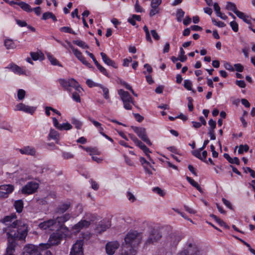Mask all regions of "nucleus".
Returning <instances> with one entry per match:
<instances>
[{"label": "nucleus", "mask_w": 255, "mask_h": 255, "mask_svg": "<svg viewBox=\"0 0 255 255\" xmlns=\"http://www.w3.org/2000/svg\"><path fill=\"white\" fill-rule=\"evenodd\" d=\"M36 108L26 105L23 103H19L15 107L14 111H22L24 113L31 115L35 112Z\"/></svg>", "instance_id": "nucleus-14"}, {"label": "nucleus", "mask_w": 255, "mask_h": 255, "mask_svg": "<svg viewBox=\"0 0 255 255\" xmlns=\"http://www.w3.org/2000/svg\"><path fill=\"white\" fill-rule=\"evenodd\" d=\"M118 94L122 100L124 108L128 110L132 109L131 104H134V101L128 92L123 89L118 91Z\"/></svg>", "instance_id": "nucleus-7"}, {"label": "nucleus", "mask_w": 255, "mask_h": 255, "mask_svg": "<svg viewBox=\"0 0 255 255\" xmlns=\"http://www.w3.org/2000/svg\"><path fill=\"white\" fill-rule=\"evenodd\" d=\"M16 217L15 214H11L10 216H7L5 217L2 220V222L5 225L7 226V227L5 229V232L7 235V230L8 228H16L18 229L19 228H22V224L26 227L27 229V225L24 222L20 221H15ZM28 231V230L27 229Z\"/></svg>", "instance_id": "nucleus-5"}, {"label": "nucleus", "mask_w": 255, "mask_h": 255, "mask_svg": "<svg viewBox=\"0 0 255 255\" xmlns=\"http://www.w3.org/2000/svg\"><path fill=\"white\" fill-rule=\"evenodd\" d=\"M127 197L131 202H133L135 200L134 196L130 192H128Z\"/></svg>", "instance_id": "nucleus-63"}, {"label": "nucleus", "mask_w": 255, "mask_h": 255, "mask_svg": "<svg viewBox=\"0 0 255 255\" xmlns=\"http://www.w3.org/2000/svg\"><path fill=\"white\" fill-rule=\"evenodd\" d=\"M187 180L192 185L193 187L196 188L199 184L197 182L194 181L192 178L188 176L186 177Z\"/></svg>", "instance_id": "nucleus-59"}, {"label": "nucleus", "mask_w": 255, "mask_h": 255, "mask_svg": "<svg viewBox=\"0 0 255 255\" xmlns=\"http://www.w3.org/2000/svg\"><path fill=\"white\" fill-rule=\"evenodd\" d=\"M55 224V221L53 219H50L42 223H40L38 226L43 230H46L52 227Z\"/></svg>", "instance_id": "nucleus-22"}, {"label": "nucleus", "mask_w": 255, "mask_h": 255, "mask_svg": "<svg viewBox=\"0 0 255 255\" xmlns=\"http://www.w3.org/2000/svg\"><path fill=\"white\" fill-rule=\"evenodd\" d=\"M223 156L230 163H235L237 165L240 164V160L238 157H235L234 158H232L228 153H224Z\"/></svg>", "instance_id": "nucleus-26"}, {"label": "nucleus", "mask_w": 255, "mask_h": 255, "mask_svg": "<svg viewBox=\"0 0 255 255\" xmlns=\"http://www.w3.org/2000/svg\"><path fill=\"white\" fill-rule=\"evenodd\" d=\"M99 87L103 90L104 97L106 99H109L110 98L109 89L107 88L104 87L102 84L99 85Z\"/></svg>", "instance_id": "nucleus-38"}, {"label": "nucleus", "mask_w": 255, "mask_h": 255, "mask_svg": "<svg viewBox=\"0 0 255 255\" xmlns=\"http://www.w3.org/2000/svg\"><path fill=\"white\" fill-rule=\"evenodd\" d=\"M62 156L65 159H71L74 157L73 154L68 152H62Z\"/></svg>", "instance_id": "nucleus-51"}, {"label": "nucleus", "mask_w": 255, "mask_h": 255, "mask_svg": "<svg viewBox=\"0 0 255 255\" xmlns=\"http://www.w3.org/2000/svg\"><path fill=\"white\" fill-rule=\"evenodd\" d=\"M100 55L102 57V59L104 62L109 66H111L114 68H117L118 66L117 64L114 61L111 59L110 58L108 57V56L104 52H101Z\"/></svg>", "instance_id": "nucleus-21"}, {"label": "nucleus", "mask_w": 255, "mask_h": 255, "mask_svg": "<svg viewBox=\"0 0 255 255\" xmlns=\"http://www.w3.org/2000/svg\"><path fill=\"white\" fill-rule=\"evenodd\" d=\"M141 235L136 231H130L125 237L123 244L122 255H135V248L141 242Z\"/></svg>", "instance_id": "nucleus-2"}, {"label": "nucleus", "mask_w": 255, "mask_h": 255, "mask_svg": "<svg viewBox=\"0 0 255 255\" xmlns=\"http://www.w3.org/2000/svg\"><path fill=\"white\" fill-rule=\"evenodd\" d=\"M211 217L214 219L221 226H223L225 228L229 229V226L221 219L219 218L217 216L212 214Z\"/></svg>", "instance_id": "nucleus-32"}, {"label": "nucleus", "mask_w": 255, "mask_h": 255, "mask_svg": "<svg viewBox=\"0 0 255 255\" xmlns=\"http://www.w3.org/2000/svg\"><path fill=\"white\" fill-rule=\"evenodd\" d=\"M69 233V229L67 227L61 228L53 233L48 239L46 244H42L44 248L48 249L53 246H57L61 242L62 240L65 238Z\"/></svg>", "instance_id": "nucleus-3"}, {"label": "nucleus", "mask_w": 255, "mask_h": 255, "mask_svg": "<svg viewBox=\"0 0 255 255\" xmlns=\"http://www.w3.org/2000/svg\"><path fill=\"white\" fill-rule=\"evenodd\" d=\"M58 82L64 90L68 91L69 93L72 92V88L79 92L82 89L77 81L73 78L68 79H59Z\"/></svg>", "instance_id": "nucleus-4"}, {"label": "nucleus", "mask_w": 255, "mask_h": 255, "mask_svg": "<svg viewBox=\"0 0 255 255\" xmlns=\"http://www.w3.org/2000/svg\"><path fill=\"white\" fill-rule=\"evenodd\" d=\"M236 15L239 18L243 19L245 22L251 25V21L248 19L249 17L248 15H247L245 13L240 11H239Z\"/></svg>", "instance_id": "nucleus-28"}, {"label": "nucleus", "mask_w": 255, "mask_h": 255, "mask_svg": "<svg viewBox=\"0 0 255 255\" xmlns=\"http://www.w3.org/2000/svg\"><path fill=\"white\" fill-rule=\"evenodd\" d=\"M151 34L153 37V38L156 40H158L160 39V36H159L158 34L157 33L155 30H151Z\"/></svg>", "instance_id": "nucleus-61"}, {"label": "nucleus", "mask_w": 255, "mask_h": 255, "mask_svg": "<svg viewBox=\"0 0 255 255\" xmlns=\"http://www.w3.org/2000/svg\"><path fill=\"white\" fill-rule=\"evenodd\" d=\"M184 14L185 12L182 9L179 8L177 9L176 16L177 20L178 22H181L182 21V18L184 17Z\"/></svg>", "instance_id": "nucleus-39"}, {"label": "nucleus", "mask_w": 255, "mask_h": 255, "mask_svg": "<svg viewBox=\"0 0 255 255\" xmlns=\"http://www.w3.org/2000/svg\"><path fill=\"white\" fill-rule=\"evenodd\" d=\"M47 58L50 61L51 64L53 65H58L59 66H62V65L59 63V61L54 57L53 55H52L49 53L46 54Z\"/></svg>", "instance_id": "nucleus-31"}, {"label": "nucleus", "mask_w": 255, "mask_h": 255, "mask_svg": "<svg viewBox=\"0 0 255 255\" xmlns=\"http://www.w3.org/2000/svg\"><path fill=\"white\" fill-rule=\"evenodd\" d=\"M209 125L210 126V128H208V130H214L215 128L216 127V123L215 121L212 119L209 120L208 122Z\"/></svg>", "instance_id": "nucleus-54"}, {"label": "nucleus", "mask_w": 255, "mask_h": 255, "mask_svg": "<svg viewBox=\"0 0 255 255\" xmlns=\"http://www.w3.org/2000/svg\"><path fill=\"white\" fill-rule=\"evenodd\" d=\"M43 248L44 247L42 246V244L39 246L28 244L24 247L22 255H42Z\"/></svg>", "instance_id": "nucleus-6"}, {"label": "nucleus", "mask_w": 255, "mask_h": 255, "mask_svg": "<svg viewBox=\"0 0 255 255\" xmlns=\"http://www.w3.org/2000/svg\"><path fill=\"white\" fill-rule=\"evenodd\" d=\"M212 21L214 25H215L219 27H224L226 26V24H225L224 22L221 21H217L214 18H212Z\"/></svg>", "instance_id": "nucleus-48"}, {"label": "nucleus", "mask_w": 255, "mask_h": 255, "mask_svg": "<svg viewBox=\"0 0 255 255\" xmlns=\"http://www.w3.org/2000/svg\"><path fill=\"white\" fill-rule=\"evenodd\" d=\"M70 206V204L69 203L62 204L57 207L56 212L59 214H63L69 208Z\"/></svg>", "instance_id": "nucleus-24"}, {"label": "nucleus", "mask_w": 255, "mask_h": 255, "mask_svg": "<svg viewBox=\"0 0 255 255\" xmlns=\"http://www.w3.org/2000/svg\"><path fill=\"white\" fill-rule=\"evenodd\" d=\"M19 152L22 154H25L31 156L36 155V149L35 147L31 146H25L21 148L18 149Z\"/></svg>", "instance_id": "nucleus-18"}, {"label": "nucleus", "mask_w": 255, "mask_h": 255, "mask_svg": "<svg viewBox=\"0 0 255 255\" xmlns=\"http://www.w3.org/2000/svg\"><path fill=\"white\" fill-rule=\"evenodd\" d=\"M230 25L234 31L237 32L238 31V24L235 21L230 22Z\"/></svg>", "instance_id": "nucleus-56"}, {"label": "nucleus", "mask_w": 255, "mask_h": 255, "mask_svg": "<svg viewBox=\"0 0 255 255\" xmlns=\"http://www.w3.org/2000/svg\"><path fill=\"white\" fill-rule=\"evenodd\" d=\"M143 30L144 31L145 33V38H146V40L150 42V43H152V40L151 39V38L150 37V33H149V30L148 29V27H147V26L146 25H144L143 27Z\"/></svg>", "instance_id": "nucleus-41"}, {"label": "nucleus", "mask_w": 255, "mask_h": 255, "mask_svg": "<svg viewBox=\"0 0 255 255\" xmlns=\"http://www.w3.org/2000/svg\"><path fill=\"white\" fill-rule=\"evenodd\" d=\"M192 83L189 80H185L184 81V87L189 91H192Z\"/></svg>", "instance_id": "nucleus-45"}, {"label": "nucleus", "mask_w": 255, "mask_h": 255, "mask_svg": "<svg viewBox=\"0 0 255 255\" xmlns=\"http://www.w3.org/2000/svg\"><path fill=\"white\" fill-rule=\"evenodd\" d=\"M17 5L19 6L24 11L27 12H30L33 11V8L31 7L30 5L23 1L18 2Z\"/></svg>", "instance_id": "nucleus-27"}, {"label": "nucleus", "mask_w": 255, "mask_h": 255, "mask_svg": "<svg viewBox=\"0 0 255 255\" xmlns=\"http://www.w3.org/2000/svg\"><path fill=\"white\" fill-rule=\"evenodd\" d=\"M72 126L68 123H64L61 125V127H60V130H69L71 129Z\"/></svg>", "instance_id": "nucleus-50"}, {"label": "nucleus", "mask_w": 255, "mask_h": 255, "mask_svg": "<svg viewBox=\"0 0 255 255\" xmlns=\"http://www.w3.org/2000/svg\"><path fill=\"white\" fill-rule=\"evenodd\" d=\"M14 206L17 213H21L23 208V203L22 200H18L15 201Z\"/></svg>", "instance_id": "nucleus-29"}, {"label": "nucleus", "mask_w": 255, "mask_h": 255, "mask_svg": "<svg viewBox=\"0 0 255 255\" xmlns=\"http://www.w3.org/2000/svg\"><path fill=\"white\" fill-rule=\"evenodd\" d=\"M187 56L185 55V51L182 47L180 48V55L179 56V60L184 62L187 60Z\"/></svg>", "instance_id": "nucleus-40"}, {"label": "nucleus", "mask_w": 255, "mask_h": 255, "mask_svg": "<svg viewBox=\"0 0 255 255\" xmlns=\"http://www.w3.org/2000/svg\"><path fill=\"white\" fill-rule=\"evenodd\" d=\"M81 90H82V88L80 89V92L75 90V91L72 93V99L77 103L81 102V98L79 95V93H81Z\"/></svg>", "instance_id": "nucleus-36"}, {"label": "nucleus", "mask_w": 255, "mask_h": 255, "mask_svg": "<svg viewBox=\"0 0 255 255\" xmlns=\"http://www.w3.org/2000/svg\"><path fill=\"white\" fill-rule=\"evenodd\" d=\"M49 136L53 139H57L59 137V134L57 131L54 129H51L49 134Z\"/></svg>", "instance_id": "nucleus-44"}, {"label": "nucleus", "mask_w": 255, "mask_h": 255, "mask_svg": "<svg viewBox=\"0 0 255 255\" xmlns=\"http://www.w3.org/2000/svg\"><path fill=\"white\" fill-rule=\"evenodd\" d=\"M177 255H202V252L193 242L187 243V249Z\"/></svg>", "instance_id": "nucleus-8"}, {"label": "nucleus", "mask_w": 255, "mask_h": 255, "mask_svg": "<svg viewBox=\"0 0 255 255\" xmlns=\"http://www.w3.org/2000/svg\"><path fill=\"white\" fill-rule=\"evenodd\" d=\"M161 0H151V7H158L161 3Z\"/></svg>", "instance_id": "nucleus-58"}, {"label": "nucleus", "mask_w": 255, "mask_h": 255, "mask_svg": "<svg viewBox=\"0 0 255 255\" xmlns=\"http://www.w3.org/2000/svg\"><path fill=\"white\" fill-rule=\"evenodd\" d=\"M30 55L31 56V58L34 61H36L37 60L42 61V60H44V55L43 54V53L41 52V51L36 52H31L30 53Z\"/></svg>", "instance_id": "nucleus-23"}, {"label": "nucleus", "mask_w": 255, "mask_h": 255, "mask_svg": "<svg viewBox=\"0 0 255 255\" xmlns=\"http://www.w3.org/2000/svg\"><path fill=\"white\" fill-rule=\"evenodd\" d=\"M71 216L69 214L66 213L62 216H58L54 220L55 224L58 223V225L60 226L61 229V228H63L65 227L63 226L64 224L67 221H68L70 219Z\"/></svg>", "instance_id": "nucleus-19"}, {"label": "nucleus", "mask_w": 255, "mask_h": 255, "mask_svg": "<svg viewBox=\"0 0 255 255\" xmlns=\"http://www.w3.org/2000/svg\"><path fill=\"white\" fill-rule=\"evenodd\" d=\"M234 67H235L236 70L238 72H241L244 70L243 66L241 64H239V63L235 64L234 65Z\"/></svg>", "instance_id": "nucleus-62"}, {"label": "nucleus", "mask_w": 255, "mask_h": 255, "mask_svg": "<svg viewBox=\"0 0 255 255\" xmlns=\"http://www.w3.org/2000/svg\"><path fill=\"white\" fill-rule=\"evenodd\" d=\"M151 8L149 12L150 16L152 17L159 12V8L158 7H151Z\"/></svg>", "instance_id": "nucleus-52"}, {"label": "nucleus", "mask_w": 255, "mask_h": 255, "mask_svg": "<svg viewBox=\"0 0 255 255\" xmlns=\"http://www.w3.org/2000/svg\"><path fill=\"white\" fill-rule=\"evenodd\" d=\"M152 191L162 197L165 195V192L158 187L153 188Z\"/></svg>", "instance_id": "nucleus-47"}, {"label": "nucleus", "mask_w": 255, "mask_h": 255, "mask_svg": "<svg viewBox=\"0 0 255 255\" xmlns=\"http://www.w3.org/2000/svg\"><path fill=\"white\" fill-rule=\"evenodd\" d=\"M135 10L136 12H142L144 11L143 9L140 6L138 0H136L134 5Z\"/></svg>", "instance_id": "nucleus-55"}, {"label": "nucleus", "mask_w": 255, "mask_h": 255, "mask_svg": "<svg viewBox=\"0 0 255 255\" xmlns=\"http://www.w3.org/2000/svg\"><path fill=\"white\" fill-rule=\"evenodd\" d=\"M96 66H97V68L99 70V71L103 74L104 75L106 76L107 77H109V74L107 71V70L103 67L102 65H101L98 62H96Z\"/></svg>", "instance_id": "nucleus-37"}, {"label": "nucleus", "mask_w": 255, "mask_h": 255, "mask_svg": "<svg viewBox=\"0 0 255 255\" xmlns=\"http://www.w3.org/2000/svg\"><path fill=\"white\" fill-rule=\"evenodd\" d=\"M73 43L82 48H89V46L81 40H73Z\"/></svg>", "instance_id": "nucleus-35"}, {"label": "nucleus", "mask_w": 255, "mask_h": 255, "mask_svg": "<svg viewBox=\"0 0 255 255\" xmlns=\"http://www.w3.org/2000/svg\"><path fill=\"white\" fill-rule=\"evenodd\" d=\"M83 241H77L73 246L70 255H84L83 252Z\"/></svg>", "instance_id": "nucleus-13"}, {"label": "nucleus", "mask_w": 255, "mask_h": 255, "mask_svg": "<svg viewBox=\"0 0 255 255\" xmlns=\"http://www.w3.org/2000/svg\"><path fill=\"white\" fill-rule=\"evenodd\" d=\"M120 247V244L118 241L110 242L106 246V253L109 255H113Z\"/></svg>", "instance_id": "nucleus-15"}, {"label": "nucleus", "mask_w": 255, "mask_h": 255, "mask_svg": "<svg viewBox=\"0 0 255 255\" xmlns=\"http://www.w3.org/2000/svg\"><path fill=\"white\" fill-rule=\"evenodd\" d=\"M222 201H223V203L228 208H229L231 210H233V207H232V204H231V202L229 201H228L227 199H226L225 198H222Z\"/></svg>", "instance_id": "nucleus-60"}, {"label": "nucleus", "mask_w": 255, "mask_h": 255, "mask_svg": "<svg viewBox=\"0 0 255 255\" xmlns=\"http://www.w3.org/2000/svg\"><path fill=\"white\" fill-rule=\"evenodd\" d=\"M161 238V234L157 230H153L151 232V233L148 239L146 241L145 244L146 245L153 244L160 240Z\"/></svg>", "instance_id": "nucleus-16"}, {"label": "nucleus", "mask_w": 255, "mask_h": 255, "mask_svg": "<svg viewBox=\"0 0 255 255\" xmlns=\"http://www.w3.org/2000/svg\"><path fill=\"white\" fill-rule=\"evenodd\" d=\"M86 84L90 87V88H92V87H99V85H100L101 84H98V83H96L95 82H94L91 79H88L86 81Z\"/></svg>", "instance_id": "nucleus-49"}, {"label": "nucleus", "mask_w": 255, "mask_h": 255, "mask_svg": "<svg viewBox=\"0 0 255 255\" xmlns=\"http://www.w3.org/2000/svg\"><path fill=\"white\" fill-rule=\"evenodd\" d=\"M202 150H200V148L198 149L194 150L192 151V154L195 156L196 157L199 159H202V155L201 154V151Z\"/></svg>", "instance_id": "nucleus-53"}, {"label": "nucleus", "mask_w": 255, "mask_h": 255, "mask_svg": "<svg viewBox=\"0 0 255 255\" xmlns=\"http://www.w3.org/2000/svg\"><path fill=\"white\" fill-rule=\"evenodd\" d=\"M4 45L6 49H13L15 47V45L11 39H6L4 41Z\"/></svg>", "instance_id": "nucleus-34"}, {"label": "nucleus", "mask_w": 255, "mask_h": 255, "mask_svg": "<svg viewBox=\"0 0 255 255\" xmlns=\"http://www.w3.org/2000/svg\"><path fill=\"white\" fill-rule=\"evenodd\" d=\"M14 187L11 184H3L0 186V198H7L13 192Z\"/></svg>", "instance_id": "nucleus-12"}, {"label": "nucleus", "mask_w": 255, "mask_h": 255, "mask_svg": "<svg viewBox=\"0 0 255 255\" xmlns=\"http://www.w3.org/2000/svg\"><path fill=\"white\" fill-rule=\"evenodd\" d=\"M22 228L16 229V228H8L7 230V237L8 244L6 248L5 255H14L15 248L16 247L15 241L16 240H24L27 235V228L24 224L21 225Z\"/></svg>", "instance_id": "nucleus-1"}, {"label": "nucleus", "mask_w": 255, "mask_h": 255, "mask_svg": "<svg viewBox=\"0 0 255 255\" xmlns=\"http://www.w3.org/2000/svg\"><path fill=\"white\" fill-rule=\"evenodd\" d=\"M226 7L227 9L233 11L236 14H237L239 11L237 9L236 4L231 2H227Z\"/></svg>", "instance_id": "nucleus-30"}, {"label": "nucleus", "mask_w": 255, "mask_h": 255, "mask_svg": "<svg viewBox=\"0 0 255 255\" xmlns=\"http://www.w3.org/2000/svg\"><path fill=\"white\" fill-rule=\"evenodd\" d=\"M60 30L61 32L71 33L75 35L76 33L72 29L68 26L62 27L60 28Z\"/></svg>", "instance_id": "nucleus-43"}, {"label": "nucleus", "mask_w": 255, "mask_h": 255, "mask_svg": "<svg viewBox=\"0 0 255 255\" xmlns=\"http://www.w3.org/2000/svg\"><path fill=\"white\" fill-rule=\"evenodd\" d=\"M38 187V184L35 182H29L22 187L21 192L25 194H31L36 191Z\"/></svg>", "instance_id": "nucleus-10"}, {"label": "nucleus", "mask_w": 255, "mask_h": 255, "mask_svg": "<svg viewBox=\"0 0 255 255\" xmlns=\"http://www.w3.org/2000/svg\"><path fill=\"white\" fill-rule=\"evenodd\" d=\"M145 153L147 157L150 159V156L149 153L150 152L149 149L141 141H140L136 145Z\"/></svg>", "instance_id": "nucleus-25"}, {"label": "nucleus", "mask_w": 255, "mask_h": 255, "mask_svg": "<svg viewBox=\"0 0 255 255\" xmlns=\"http://www.w3.org/2000/svg\"><path fill=\"white\" fill-rule=\"evenodd\" d=\"M188 99V107L189 111L192 112L193 110V104L192 103L193 102V99L191 97H188L187 98Z\"/></svg>", "instance_id": "nucleus-57"}, {"label": "nucleus", "mask_w": 255, "mask_h": 255, "mask_svg": "<svg viewBox=\"0 0 255 255\" xmlns=\"http://www.w3.org/2000/svg\"><path fill=\"white\" fill-rule=\"evenodd\" d=\"M90 225V222L86 220H81L77 224H75L72 228L73 230L76 232H79L81 230L84 228H87Z\"/></svg>", "instance_id": "nucleus-20"}, {"label": "nucleus", "mask_w": 255, "mask_h": 255, "mask_svg": "<svg viewBox=\"0 0 255 255\" xmlns=\"http://www.w3.org/2000/svg\"><path fill=\"white\" fill-rule=\"evenodd\" d=\"M71 123L78 129H81L83 125L82 122L76 119L75 118H72L71 119Z\"/></svg>", "instance_id": "nucleus-33"}, {"label": "nucleus", "mask_w": 255, "mask_h": 255, "mask_svg": "<svg viewBox=\"0 0 255 255\" xmlns=\"http://www.w3.org/2000/svg\"><path fill=\"white\" fill-rule=\"evenodd\" d=\"M25 96V91L23 89H19L17 91V98L19 100H23Z\"/></svg>", "instance_id": "nucleus-46"}, {"label": "nucleus", "mask_w": 255, "mask_h": 255, "mask_svg": "<svg viewBox=\"0 0 255 255\" xmlns=\"http://www.w3.org/2000/svg\"><path fill=\"white\" fill-rule=\"evenodd\" d=\"M131 128L137 136L147 145L151 146L152 143L147 137L145 128L132 126Z\"/></svg>", "instance_id": "nucleus-9"}, {"label": "nucleus", "mask_w": 255, "mask_h": 255, "mask_svg": "<svg viewBox=\"0 0 255 255\" xmlns=\"http://www.w3.org/2000/svg\"><path fill=\"white\" fill-rule=\"evenodd\" d=\"M5 68L10 69L14 73L18 75L25 74V70L23 67H21L14 63L9 64Z\"/></svg>", "instance_id": "nucleus-17"}, {"label": "nucleus", "mask_w": 255, "mask_h": 255, "mask_svg": "<svg viewBox=\"0 0 255 255\" xmlns=\"http://www.w3.org/2000/svg\"><path fill=\"white\" fill-rule=\"evenodd\" d=\"M249 149V146L247 144H241L239 146L238 153L243 154L244 152H247Z\"/></svg>", "instance_id": "nucleus-42"}, {"label": "nucleus", "mask_w": 255, "mask_h": 255, "mask_svg": "<svg viewBox=\"0 0 255 255\" xmlns=\"http://www.w3.org/2000/svg\"><path fill=\"white\" fill-rule=\"evenodd\" d=\"M74 54L79 60L83 56L82 53L78 49L75 50Z\"/></svg>", "instance_id": "nucleus-64"}, {"label": "nucleus", "mask_w": 255, "mask_h": 255, "mask_svg": "<svg viewBox=\"0 0 255 255\" xmlns=\"http://www.w3.org/2000/svg\"><path fill=\"white\" fill-rule=\"evenodd\" d=\"M182 239V236L179 234H171L167 238V244L171 247H175Z\"/></svg>", "instance_id": "nucleus-11"}]
</instances>
